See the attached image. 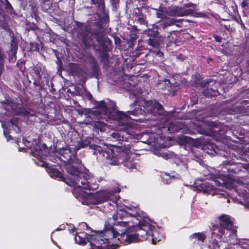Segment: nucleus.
Here are the masks:
<instances>
[{
  "instance_id": "obj_1",
  "label": "nucleus",
  "mask_w": 249,
  "mask_h": 249,
  "mask_svg": "<svg viewBox=\"0 0 249 249\" xmlns=\"http://www.w3.org/2000/svg\"><path fill=\"white\" fill-rule=\"evenodd\" d=\"M60 154L69 163L66 166L68 173L65 178V182L71 186H75V192H77L78 187L95 189L97 185L92 182L93 179L87 180L86 175L82 172L81 161L73 154L70 147H66L61 150Z\"/></svg>"
},
{
  "instance_id": "obj_2",
  "label": "nucleus",
  "mask_w": 249,
  "mask_h": 249,
  "mask_svg": "<svg viewBox=\"0 0 249 249\" xmlns=\"http://www.w3.org/2000/svg\"><path fill=\"white\" fill-rule=\"evenodd\" d=\"M131 146L129 145L116 148L115 150H103L100 153L103 157L109 161L108 164L113 165H118L120 164L131 169L136 168V163L134 158L136 155L130 151Z\"/></svg>"
},
{
  "instance_id": "obj_3",
  "label": "nucleus",
  "mask_w": 249,
  "mask_h": 249,
  "mask_svg": "<svg viewBox=\"0 0 249 249\" xmlns=\"http://www.w3.org/2000/svg\"><path fill=\"white\" fill-rule=\"evenodd\" d=\"M125 226L126 222L124 221L115 222L113 225L106 223L103 231L91 237V244L96 247L103 249L106 248L107 245L118 243L122 231L120 230V228L121 226L125 227Z\"/></svg>"
},
{
  "instance_id": "obj_4",
  "label": "nucleus",
  "mask_w": 249,
  "mask_h": 249,
  "mask_svg": "<svg viewBox=\"0 0 249 249\" xmlns=\"http://www.w3.org/2000/svg\"><path fill=\"white\" fill-rule=\"evenodd\" d=\"M86 176L87 177L86 178L87 180L93 179L92 182L97 185V188L95 189H92L90 188L86 189L83 188L82 187H78L77 192H75V190L76 187L73 186L74 187L73 193L75 195H77L76 196L77 198H78V197L85 198V203L87 205L89 204L96 205L109 200L112 201L116 207H119L118 201L120 199V196L117 195L114 196L110 192L107 190H103L96 192L95 194L89 193V194L85 192L84 190L89 191L95 190L98 188V184L96 182L95 179L94 178H89L87 175H86Z\"/></svg>"
},
{
  "instance_id": "obj_5",
  "label": "nucleus",
  "mask_w": 249,
  "mask_h": 249,
  "mask_svg": "<svg viewBox=\"0 0 249 249\" xmlns=\"http://www.w3.org/2000/svg\"><path fill=\"white\" fill-rule=\"evenodd\" d=\"M219 224L213 225L212 229V236L218 238H228L236 236V230L233 227V223L228 215H224L219 218Z\"/></svg>"
},
{
  "instance_id": "obj_6",
  "label": "nucleus",
  "mask_w": 249,
  "mask_h": 249,
  "mask_svg": "<svg viewBox=\"0 0 249 249\" xmlns=\"http://www.w3.org/2000/svg\"><path fill=\"white\" fill-rule=\"evenodd\" d=\"M99 107L104 114L108 116V117H112V119L117 121V124L119 127L117 129L120 130L125 129L126 127L129 125L130 123V118L125 113L121 111H114L112 114H110L108 108L106 103L104 101H102Z\"/></svg>"
},
{
  "instance_id": "obj_7",
  "label": "nucleus",
  "mask_w": 249,
  "mask_h": 249,
  "mask_svg": "<svg viewBox=\"0 0 249 249\" xmlns=\"http://www.w3.org/2000/svg\"><path fill=\"white\" fill-rule=\"evenodd\" d=\"M126 222V226L124 227V229L121 231V234L119 235L120 237H118L119 241L125 245L129 244L133 242H137L139 241V235L140 232L142 231L145 232V234H146L147 229L148 228L147 227H145L144 229V231L140 230L139 232L135 233H130V231H132L135 230L136 227L134 225H130V221H124Z\"/></svg>"
},
{
  "instance_id": "obj_8",
  "label": "nucleus",
  "mask_w": 249,
  "mask_h": 249,
  "mask_svg": "<svg viewBox=\"0 0 249 249\" xmlns=\"http://www.w3.org/2000/svg\"><path fill=\"white\" fill-rule=\"evenodd\" d=\"M140 215V213L138 211L137 208L134 207L131 208L128 207H125L123 209H119L117 210L116 213L113 215V219L115 221H117L120 219L124 221V219H125L127 217H132L134 218V220L132 221V223L137 224V222L135 221L134 220L139 221L138 217Z\"/></svg>"
},
{
  "instance_id": "obj_9",
  "label": "nucleus",
  "mask_w": 249,
  "mask_h": 249,
  "mask_svg": "<svg viewBox=\"0 0 249 249\" xmlns=\"http://www.w3.org/2000/svg\"><path fill=\"white\" fill-rule=\"evenodd\" d=\"M145 227H148V228L147 229V231H146L147 232V234H145V232L144 231H142V232H140V234L139 235V241L146 239L148 235L150 234H151V236L152 237V242L153 244H156L157 241L159 242L161 240L162 236H157L158 234V232L156 230L153 231L152 229L154 228V227H152L151 225L149 224L147 225H143L141 228L136 227L135 231H136L138 233L139 232L140 230L144 231V229L145 228Z\"/></svg>"
},
{
  "instance_id": "obj_10",
  "label": "nucleus",
  "mask_w": 249,
  "mask_h": 249,
  "mask_svg": "<svg viewBox=\"0 0 249 249\" xmlns=\"http://www.w3.org/2000/svg\"><path fill=\"white\" fill-rule=\"evenodd\" d=\"M4 104L7 105V109H10V108L13 111L14 113L16 114H23L24 115H27L28 113L20 104H17L11 100L7 99L4 101Z\"/></svg>"
},
{
  "instance_id": "obj_11",
  "label": "nucleus",
  "mask_w": 249,
  "mask_h": 249,
  "mask_svg": "<svg viewBox=\"0 0 249 249\" xmlns=\"http://www.w3.org/2000/svg\"><path fill=\"white\" fill-rule=\"evenodd\" d=\"M147 111L153 113L161 114L163 110L162 106L156 101H151L147 103Z\"/></svg>"
},
{
  "instance_id": "obj_12",
  "label": "nucleus",
  "mask_w": 249,
  "mask_h": 249,
  "mask_svg": "<svg viewBox=\"0 0 249 249\" xmlns=\"http://www.w3.org/2000/svg\"><path fill=\"white\" fill-rule=\"evenodd\" d=\"M88 239V234L85 232L77 233L74 237L75 242L81 245H85Z\"/></svg>"
},
{
  "instance_id": "obj_13",
  "label": "nucleus",
  "mask_w": 249,
  "mask_h": 249,
  "mask_svg": "<svg viewBox=\"0 0 249 249\" xmlns=\"http://www.w3.org/2000/svg\"><path fill=\"white\" fill-rule=\"evenodd\" d=\"M163 39L164 38L159 35L155 37L150 38L148 40V43L153 47H156L163 42Z\"/></svg>"
},
{
  "instance_id": "obj_14",
  "label": "nucleus",
  "mask_w": 249,
  "mask_h": 249,
  "mask_svg": "<svg viewBox=\"0 0 249 249\" xmlns=\"http://www.w3.org/2000/svg\"><path fill=\"white\" fill-rule=\"evenodd\" d=\"M199 187L198 189L203 192L209 193L213 189V185L206 181H203L200 184Z\"/></svg>"
},
{
  "instance_id": "obj_15",
  "label": "nucleus",
  "mask_w": 249,
  "mask_h": 249,
  "mask_svg": "<svg viewBox=\"0 0 249 249\" xmlns=\"http://www.w3.org/2000/svg\"><path fill=\"white\" fill-rule=\"evenodd\" d=\"M48 173L52 178L61 179L63 178V176L60 172L54 168H51L48 171Z\"/></svg>"
},
{
  "instance_id": "obj_16",
  "label": "nucleus",
  "mask_w": 249,
  "mask_h": 249,
  "mask_svg": "<svg viewBox=\"0 0 249 249\" xmlns=\"http://www.w3.org/2000/svg\"><path fill=\"white\" fill-rule=\"evenodd\" d=\"M193 13V10L191 9H186L184 7H180L179 9L178 17L187 16L192 15Z\"/></svg>"
},
{
  "instance_id": "obj_17",
  "label": "nucleus",
  "mask_w": 249,
  "mask_h": 249,
  "mask_svg": "<svg viewBox=\"0 0 249 249\" xmlns=\"http://www.w3.org/2000/svg\"><path fill=\"white\" fill-rule=\"evenodd\" d=\"M248 186V184L241 182L239 183L238 185L237 186V189L238 191H240L242 194L247 193L248 191H249V188Z\"/></svg>"
},
{
  "instance_id": "obj_18",
  "label": "nucleus",
  "mask_w": 249,
  "mask_h": 249,
  "mask_svg": "<svg viewBox=\"0 0 249 249\" xmlns=\"http://www.w3.org/2000/svg\"><path fill=\"white\" fill-rule=\"evenodd\" d=\"M92 4L96 5L101 11L105 8L104 0H91Z\"/></svg>"
},
{
  "instance_id": "obj_19",
  "label": "nucleus",
  "mask_w": 249,
  "mask_h": 249,
  "mask_svg": "<svg viewBox=\"0 0 249 249\" xmlns=\"http://www.w3.org/2000/svg\"><path fill=\"white\" fill-rule=\"evenodd\" d=\"M192 238L201 242H204L206 237L202 233H195L192 235Z\"/></svg>"
},
{
  "instance_id": "obj_20",
  "label": "nucleus",
  "mask_w": 249,
  "mask_h": 249,
  "mask_svg": "<svg viewBox=\"0 0 249 249\" xmlns=\"http://www.w3.org/2000/svg\"><path fill=\"white\" fill-rule=\"evenodd\" d=\"M175 163L180 168V169L182 171H185L187 169V166L186 163L179 159H177L176 160Z\"/></svg>"
},
{
  "instance_id": "obj_21",
  "label": "nucleus",
  "mask_w": 249,
  "mask_h": 249,
  "mask_svg": "<svg viewBox=\"0 0 249 249\" xmlns=\"http://www.w3.org/2000/svg\"><path fill=\"white\" fill-rule=\"evenodd\" d=\"M112 136L117 141H123L124 139V135L122 134V132L120 131L113 132L112 134Z\"/></svg>"
},
{
  "instance_id": "obj_22",
  "label": "nucleus",
  "mask_w": 249,
  "mask_h": 249,
  "mask_svg": "<svg viewBox=\"0 0 249 249\" xmlns=\"http://www.w3.org/2000/svg\"><path fill=\"white\" fill-rule=\"evenodd\" d=\"M174 177L173 176L171 177L168 174L165 173L162 176V182L165 183H170L171 182L172 178H173Z\"/></svg>"
},
{
  "instance_id": "obj_23",
  "label": "nucleus",
  "mask_w": 249,
  "mask_h": 249,
  "mask_svg": "<svg viewBox=\"0 0 249 249\" xmlns=\"http://www.w3.org/2000/svg\"><path fill=\"white\" fill-rule=\"evenodd\" d=\"M147 35L150 38L155 37L160 35L159 32L157 30H149L147 32Z\"/></svg>"
},
{
  "instance_id": "obj_24",
  "label": "nucleus",
  "mask_w": 249,
  "mask_h": 249,
  "mask_svg": "<svg viewBox=\"0 0 249 249\" xmlns=\"http://www.w3.org/2000/svg\"><path fill=\"white\" fill-rule=\"evenodd\" d=\"M177 22H178L179 21L178 20H176L174 18L167 19L164 22V27L174 25Z\"/></svg>"
},
{
  "instance_id": "obj_25",
  "label": "nucleus",
  "mask_w": 249,
  "mask_h": 249,
  "mask_svg": "<svg viewBox=\"0 0 249 249\" xmlns=\"http://www.w3.org/2000/svg\"><path fill=\"white\" fill-rule=\"evenodd\" d=\"M179 8V7H172L170 9L171 15L178 17Z\"/></svg>"
},
{
  "instance_id": "obj_26",
  "label": "nucleus",
  "mask_w": 249,
  "mask_h": 249,
  "mask_svg": "<svg viewBox=\"0 0 249 249\" xmlns=\"http://www.w3.org/2000/svg\"><path fill=\"white\" fill-rule=\"evenodd\" d=\"M229 172L237 174L239 169L236 167V165H231L229 168H227Z\"/></svg>"
},
{
  "instance_id": "obj_27",
  "label": "nucleus",
  "mask_w": 249,
  "mask_h": 249,
  "mask_svg": "<svg viewBox=\"0 0 249 249\" xmlns=\"http://www.w3.org/2000/svg\"><path fill=\"white\" fill-rule=\"evenodd\" d=\"M139 107H137L135 108L134 110L131 111H128V113L129 114H131L133 115H138L139 114H142V109H139Z\"/></svg>"
},
{
  "instance_id": "obj_28",
  "label": "nucleus",
  "mask_w": 249,
  "mask_h": 249,
  "mask_svg": "<svg viewBox=\"0 0 249 249\" xmlns=\"http://www.w3.org/2000/svg\"><path fill=\"white\" fill-rule=\"evenodd\" d=\"M213 184L216 186H223L224 184H225V182L224 180H222V182H221L218 179H216L215 180L213 181Z\"/></svg>"
},
{
  "instance_id": "obj_29",
  "label": "nucleus",
  "mask_w": 249,
  "mask_h": 249,
  "mask_svg": "<svg viewBox=\"0 0 249 249\" xmlns=\"http://www.w3.org/2000/svg\"><path fill=\"white\" fill-rule=\"evenodd\" d=\"M5 125V124H3V123L2 124V126L4 128L3 132H4V136L7 138V140L8 141V140L11 139L12 138H11V136L9 135H8V133L6 132V130L4 128Z\"/></svg>"
},
{
  "instance_id": "obj_30",
  "label": "nucleus",
  "mask_w": 249,
  "mask_h": 249,
  "mask_svg": "<svg viewBox=\"0 0 249 249\" xmlns=\"http://www.w3.org/2000/svg\"><path fill=\"white\" fill-rule=\"evenodd\" d=\"M138 22L142 25H145L146 24V21L143 18H138Z\"/></svg>"
},
{
  "instance_id": "obj_31",
  "label": "nucleus",
  "mask_w": 249,
  "mask_h": 249,
  "mask_svg": "<svg viewBox=\"0 0 249 249\" xmlns=\"http://www.w3.org/2000/svg\"><path fill=\"white\" fill-rule=\"evenodd\" d=\"M90 143V142L88 139L85 140L81 144V147H84L88 146Z\"/></svg>"
},
{
  "instance_id": "obj_32",
  "label": "nucleus",
  "mask_w": 249,
  "mask_h": 249,
  "mask_svg": "<svg viewBox=\"0 0 249 249\" xmlns=\"http://www.w3.org/2000/svg\"><path fill=\"white\" fill-rule=\"evenodd\" d=\"M35 73L36 74V75L38 77H40L41 76L40 68H35Z\"/></svg>"
},
{
  "instance_id": "obj_33",
  "label": "nucleus",
  "mask_w": 249,
  "mask_h": 249,
  "mask_svg": "<svg viewBox=\"0 0 249 249\" xmlns=\"http://www.w3.org/2000/svg\"><path fill=\"white\" fill-rule=\"evenodd\" d=\"M249 2L248 0H243V1L241 3V5L243 7L248 6Z\"/></svg>"
},
{
  "instance_id": "obj_34",
  "label": "nucleus",
  "mask_w": 249,
  "mask_h": 249,
  "mask_svg": "<svg viewBox=\"0 0 249 249\" xmlns=\"http://www.w3.org/2000/svg\"><path fill=\"white\" fill-rule=\"evenodd\" d=\"M195 4L192 3H186V4H184V6L185 7V8H187V7H194L195 6Z\"/></svg>"
},
{
  "instance_id": "obj_35",
  "label": "nucleus",
  "mask_w": 249,
  "mask_h": 249,
  "mask_svg": "<svg viewBox=\"0 0 249 249\" xmlns=\"http://www.w3.org/2000/svg\"><path fill=\"white\" fill-rule=\"evenodd\" d=\"M161 156H162L163 158L165 159H168V155L166 153H163L161 154Z\"/></svg>"
},
{
  "instance_id": "obj_36",
  "label": "nucleus",
  "mask_w": 249,
  "mask_h": 249,
  "mask_svg": "<svg viewBox=\"0 0 249 249\" xmlns=\"http://www.w3.org/2000/svg\"><path fill=\"white\" fill-rule=\"evenodd\" d=\"M112 4L114 6L117 4L118 2V0H110Z\"/></svg>"
},
{
  "instance_id": "obj_37",
  "label": "nucleus",
  "mask_w": 249,
  "mask_h": 249,
  "mask_svg": "<svg viewBox=\"0 0 249 249\" xmlns=\"http://www.w3.org/2000/svg\"><path fill=\"white\" fill-rule=\"evenodd\" d=\"M214 37L215 39L218 42H220L221 41V38L219 36H215Z\"/></svg>"
},
{
  "instance_id": "obj_38",
  "label": "nucleus",
  "mask_w": 249,
  "mask_h": 249,
  "mask_svg": "<svg viewBox=\"0 0 249 249\" xmlns=\"http://www.w3.org/2000/svg\"><path fill=\"white\" fill-rule=\"evenodd\" d=\"M80 226H81L82 228L86 227L87 229H88V227L87 225V224L85 222H82L80 225Z\"/></svg>"
},
{
  "instance_id": "obj_39",
  "label": "nucleus",
  "mask_w": 249,
  "mask_h": 249,
  "mask_svg": "<svg viewBox=\"0 0 249 249\" xmlns=\"http://www.w3.org/2000/svg\"><path fill=\"white\" fill-rule=\"evenodd\" d=\"M157 17L160 18H163V16L161 13H157Z\"/></svg>"
},
{
  "instance_id": "obj_40",
  "label": "nucleus",
  "mask_w": 249,
  "mask_h": 249,
  "mask_svg": "<svg viewBox=\"0 0 249 249\" xmlns=\"http://www.w3.org/2000/svg\"><path fill=\"white\" fill-rule=\"evenodd\" d=\"M198 131L201 133V134H205L206 133V131L204 130V129H198Z\"/></svg>"
},
{
  "instance_id": "obj_41",
  "label": "nucleus",
  "mask_w": 249,
  "mask_h": 249,
  "mask_svg": "<svg viewBox=\"0 0 249 249\" xmlns=\"http://www.w3.org/2000/svg\"><path fill=\"white\" fill-rule=\"evenodd\" d=\"M219 195H220V196H219V197L220 198V197H223L225 198H226V197H225L226 195L224 193H222V194H220Z\"/></svg>"
},
{
  "instance_id": "obj_42",
  "label": "nucleus",
  "mask_w": 249,
  "mask_h": 249,
  "mask_svg": "<svg viewBox=\"0 0 249 249\" xmlns=\"http://www.w3.org/2000/svg\"><path fill=\"white\" fill-rule=\"evenodd\" d=\"M2 60H3V55L2 53H0V63H1Z\"/></svg>"
},
{
  "instance_id": "obj_43",
  "label": "nucleus",
  "mask_w": 249,
  "mask_h": 249,
  "mask_svg": "<svg viewBox=\"0 0 249 249\" xmlns=\"http://www.w3.org/2000/svg\"><path fill=\"white\" fill-rule=\"evenodd\" d=\"M9 7L12 8V6L10 4V3H8V5L6 6V8H8Z\"/></svg>"
},
{
  "instance_id": "obj_44",
  "label": "nucleus",
  "mask_w": 249,
  "mask_h": 249,
  "mask_svg": "<svg viewBox=\"0 0 249 249\" xmlns=\"http://www.w3.org/2000/svg\"><path fill=\"white\" fill-rule=\"evenodd\" d=\"M11 124L12 125H15V124H14V122H13L12 121H11V122H10V125Z\"/></svg>"
},
{
  "instance_id": "obj_45",
  "label": "nucleus",
  "mask_w": 249,
  "mask_h": 249,
  "mask_svg": "<svg viewBox=\"0 0 249 249\" xmlns=\"http://www.w3.org/2000/svg\"><path fill=\"white\" fill-rule=\"evenodd\" d=\"M124 229V228L123 226H121V227L120 228V230H123Z\"/></svg>"
},
{
  "instance_id": "obj_46",
  "label": "nucleus",
  "mask_w": 249,
  "mask_h": 249,
  "mask_svg": "<svg viewBox=\"0 0 249 249\" xmlns=\"http://www.w3.org/2000/svg\"><path fill=\"white\" fill-rule=\"evenodd\" d=\"M120 191V190L119 189V188H118V190L117 191H116V192H119Z\"/></svg>"
},
{
  "instance_id": "obj_47",
  "label": "nucleus",
  "mask_w": 249,
  "mask_h": 249,
  "mask_svg": "<svg viewBox=\"0 0 249 249\" xmlns=\"http://www.w3.org/2000/svg\"><path fill=\"white\" fill-rule=\"evenodd\" d=\"M227 203H229L230 202V199H227Z\"/></svg>"
},
{
  "instance_id": "obj_48",
  "label": "nucleus",
  "mask_w": 249,
  "mask_h": 249,
  "mask_svg": "<svg viewBox=\"0 0 249 249\" xmlns=\"http://www.w3.org/2000/svg\"><path fill=\"white\" fill-rule=\"evenodd\" d=\"M98 147L97 146L95 148V149L98 150Z\"/></svg>"
},
{
  "instance_id": "obj_49",
  "label": "nucleus",
  "mask_w": 249,
  "mask_h": 249,
  "mask_svg": "<svg viewBox=\"0 0 249 249\" xmlns=\"http://www.w3.org/2000/svg\"><path fill=\"white\" fill-rule=\"evenodd\" d=\"M1 12H2L1 10L0 9V14L1 13Z\"/></svg>"
},
{
  "instance_id": "obj_50",
  "label": "nucleus",
  "mask_w": 249,
  "mask_h": 249,
  "mask_svg": "<svg viewBox=\"0 0 249 249\" xmlns=\"http://www.w3.org/2000/svg\"><path fill=\"white\" fill-rule=\"evenodd\" d=\"M203 123H204V124L207 123V122H203Z\"/></svg>"
},
{
  "instance_id": "obj_51",
  "label": "nucleus",
  "mask_w": 249,
  "mask_h": 249,
  "mask_svg": "<svg viewBox=\"0 0 249 249\" xmlns=\"http://www.w3.org/2000/svg\"><path fill=\"white\" fill-rule=\"evenodd\" d=\"M248 167H249V164H248Z\"/></svg>"
},
{
  "instance_id": "obj_52",
  "label": "nucleus",
  "mask_w": 249,
  "mask_h": 249,
  "mask_svg": "<svg viewBox=\"0 0 249 249\" xmlns=\"http://www.w3.org/2000/svg\"><path fill=\"white\" fill-rule=\"evenodd\" d=\"M142 1H144V0H142Z\"/></svg>"
}]
</instances>
